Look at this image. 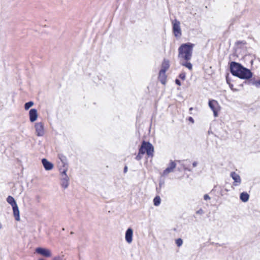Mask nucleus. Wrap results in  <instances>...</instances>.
<instances>
[{"label":"nucleus","mask_w":260,"mask_h":260,"mask_svg":"<svg viewBox=\"0 0 260 260\" xmlns=\"http://www.w3.org/2000/svg\"><path fill=\"white\" fill-rule=\"evenodd\" d=\"M194 45L190 42L182 44L178 48V58L185 61L190 60L192 57Z\"/></svg>","instance_id":"f257e3e1"},{"label":"nucleus","mask_w":260,"mask_h":260,"mask_svg":"<svg viewBox=\"0 0 260 260\" xmlns=\"http://www.w3.org/2000/svg\"><path fill=\"white\" fill-rule=\"evenodd\" d=\"M140 153L143 154L146 153L148 157H152L154 156V149L153 145L149 141H142L139 147Z\"/></svg>","instance_id":"f03ea898"},{"label":"nucleus","mask_w":260,"mask_h":260,"mask_svg":"<svg viewBox=\"0 0 260 260\" xmlns=\"http://www.w3.org/2000/svg\"><path fill=\"white\" fill-rule=\"evenodd\" d=\"M7 202L11 205L13 209V213L16 220H20V212L17 203L14 198L9 196L7 198Z\"/></svg>","instance_id":"7ed1b4c3"},{"label":"nucleus","mask_w":260,"mask_h":260,"mask_svg":"<svg viewBox=\"0 0 260 260\" xmlns=\"http://www.w3.org/2000/svg\"><path fill=\"white\" fill-rule=\"evenodd\" d=\"M253 73L250 70L244 67L243 66L242 69L240 70L239 74L237 77L245 80L244 81H247L250 80L253 76Z\"/></svg>","instance_id":"20e7f679"},{"label":"nucleus","mask_w":260,"mask_h":260,"mask_svg":"<svg viewBox=\"0 0 260 260\" xmlns=\"http://www.w3.org/2000/svg\"><path fill=\"white\" fill-rule=\"evenodd\" d=\"M243 65L239 62L232 61L229 63V70L231 74L235 77L238 76Z\"/></svg>","instance_id":"39448f33"},{"label":"nucleus","mask_w":260,"mask_h":260,"mask_svg":"<svg viewBox=\"0 0 260 260\" xmlns=\"http://www.w3.org/2000/svg\"><path fill=\"white\" fill-rule=\"evenodd\" d=\"M180 23L177 19H175L173 22V32L176 37L181 36V30L180 26Z\"/></svg>","instance_id":"423d86ee"},{"label":"nucleus","mask_w":260,"mask_h":260,"mask_svg":"<svg viewBox=\"0 0 260 260\" xmlns=\"http://www.w3.org/2000/svg\"><path fill=\"white\" fill-rule=\"evenodd\" d=\"M208 105L210 108L212 110L214 117H217L218 115L219 105L217 102L214 100L209 101Z\"/></svg>","instance_id":"0eeeda50"},{"label":"nucleus","mask_w":260,"mask_h":260,"mask_svg":"<svg viewBox=\"0 0 260 260\" xmlns=\"http://www.w3.org/2000/svg\"><path fill=\"white\" fill-rule=\"evenodd\" d=\"M36 133L37 136L42 137L45 134L44 124L43 122H37L35 124Z\"/></svg>","instance_id":"6e6552de"},{"label":"nucleus","mask_w":260,"mask_h":260,"mask_svg":"<svg viewBox=\"0 0 260 260\" xmlns=\"http://www.w3.org/2000/svg\"><path fill=\"white\" fill-rule=\"evenodd\" d=\"M36 252L46 257L51 256V252L49 249L42 247L36 248Z\"/></svg>","instance_id":"1a4fd4ad"},{"label":"nucleus","mask_w":260,"mask_h":260,"mask_svg":"<svg viewBox=\"0 0 260 260\" xmlns=\"http://www.w3.org/2000/svg\"><path fill=\"white\" fill-rule=\"evenodd\" d=\"M176 167V164L175 162L171 160L169 164V166L163 171L161 175L165 176L167 175L169 173L172 172Z\"/></svg>","instance_id":"9d476101"},{"label":"nucleus","mask_w":260,"mask_h":260,"mask_svg":"<svg viewBox=\"0 0 260 260\" xmlns=\"http://www.w3.org/2000/svg\"><path fill=\"white\" fill-rule=\"evenodd\" d=\"M230 176L234 180L233 185L238 186L241 184V179L239 174L235 172H232Z\"/></svg>","instance_id":"9b49d317"},{"label":"nucleus","mask_w":260,"mask_h":260,"mask_svg":"<svg viewBox=\"0 0 260 260\" xmlns=\"http://www.w3.org/2000/svg\"><path fill=\"white\" fill-rule=\"evenodd\" d=\"M170 67V62L169 60L164 59L161 66V69L159 71L160 76L166 73V71Z\"/></svg>","instance_id":"f8f14e48"},{"label":"nucleus","mask_w":260,"mask_h":260,"mask_svg":"<svg viewBox=\"0 0 260 260\" xmlns=\"http://www.w3.org/2000/svg\"><path fill=\"white\" fill-rule=\"evenodd\" d=\"M133 230L131 228H128L125 234V239L128 243H131L133 241Z\"/></svg>","instance_id":"ddd939ff"},{"label":"nucleus","mask_w":260,"mask_h":260,"mask_svg":"<svg viewBox=\"0 0 260 260\" xmlns=\"http://www.w3.org/2000/svg\"><path fill=\"white\" fill-rule=\"evenodd\" d=\"M38 117L37 110L36 109H31L29 111V118L30 122H33L37 120Z\"/></svg>","instance_id":"4468645a"},{"label":"nucleus","mask_w":260,"mask_h":260,"mask_svg":"<svg viewBox=\"0 0 260 260\" xmlns=\"http://www.w3.org/2000/svg\"><path fill=\"white\" fill-rule=\"evenodd\" d=\"M243 84H245L247 85H253L255 86L257 88L260 87V79L258 80H255V78H252L247 81H244L243 83L241 85V86H243Z\"/></svg>","instance_id":"2eb2a0df"},{"label":"nucleus","mask_w":260,"mask_h":260,"mask_svg":"<svg viewBox=\"0 0 260 260\" xmlns=\"http://www.w3.org/2000/svg\"><path fill=\"white\" fill-rule=\"evenodd\" d=\"M41 161L45 170L50 171L53 169V164L46 158H42Z\"/></svg>","instance_id":"dca6fc26"},{"label":"nucleus","mask_w":260,"mask_h":260,"mask_svg":"<svg viewBox=\"0 0 260 260\" xmlns=\"http://www.w3.org/2000/svg\"><path fill=\"white\" fill-rule=\"evenodd\" d=\"M70 178L69 176H64L60 177V185L64 189L68 187L69 185Z\"/></svg>","instance_id":"f3484780"},{"label":"nucleus","mask_w":260,"mask_h":260,"mask_svg":"<svg viewBox=\"0 0 260 260\" xmlns=\"http://www.w3.org/2000/svg\"><path fill=\"white\" fill-rule=\"evenodd\" d=\"M58 157L62 163V167L65 168L66 166H68L67 158L66 156L62 154H58Z\"/></svg>","instance_id":"a211bd4d"},{"label":"nucleus","mask_w":260,"mask_h":260,"mask_svg":"<svg viewBox=\"0 0 260 260\" xmlns=\"http://www.w3.org/2000/svg\"><path fill=\"white\" fill-rule=\"evenodd\" d=\"M249 199V195L247 192H242L240 194V199L243 202H247Z\"/></svg>","instance_id":"6ab92c4d"},{"label":"nucleus","mask_w":260,"mask_h":260,"mask_svg":"<svg viewBox=\"0 0 260 260\" xmlns=\"http://www.w3.org/2000/svg\"><path fill=\"white\" fill-rule=\"evenodd\" d=\"M180 63L181 66L187 68L189 70L192 69V64L188 61L185 60V61L180 62Z\"/></svg>","instance_id":"aec40b11"},{"label":"nucleus","mask_w":260,"mask_h":260,"mask_svg":"<svg viewBox=\"0 0 260 260\" xmlns=\"http://www.w3.org/2000/svg\"><path fill=\"white\" fill-rule=\"evenodd\" d=\"M68 166H66L65 168H60L59 169V172L61 175V177L68 176L67 174V172L68 171Z\"/></svg>","instance_id":"412c9836"},{"label":"nucleus","mask_w":260,"mask_h":260,"mask_svg":"<svg viewBox=\"0 0 260 260\" xmlns=\"http://www.w3.org/2000/svg\"><path fill=\"white\" fill-rule=\"evenodd\" d=\"M158 78H159V80L160 82L162 84H166V78H167V76L166 75V73L164 74H162V75H161L160 76V72H159Z\"/></svg>","instance_id":"4be33fe9"},{"label":"nucleus","mask_w":260,"mask_h":260,"mask_svg":"<svg viewBox=\"0 0 260 260\" xmlns=\"http://www.w3.org/2000/svg\"><path fill=\"white\" fill-rule=\"evenodd\" d=\"M153 204L155 206H158L160 205L161 199L159 196H157L153 199Z\"/></svg>","instance_id":"5701e85b"},{"label":"nucleus","mask_w":260,"mask_h":260,"mask_svg":"<svg viewBox=\"0 0 260 260\" xmlns=\"http://www.w3.org/2000/svg\"><path fill=\"white\" fill-rule=\"evenodd\" d=\"M34 104V103L32 101H29L26 102L24 104V109L25 110H28L31 107H32Z\"/></svg>","instance_id":"b1692460"},{"label":"nucleus","mask_w":260,"mask_h":260,"mask_svg":"<svg viewBox=\"0 0 260 260\" xmlns=\"http://www.w3.org/2000/svg\"><path fill=\"white\" fill-rule=\"evenodd\" d=\"M175 243L178 247H180L183 244V240L181 238H178L175 240Z\"/></svg>","instance_id":"393cba45"},{"label":"nucleus","mask_w":260,"mask_h":260,"mask_svg":"<svg viewBox=\"0 0 260 260\" xmlns=\"http://www.w3.org/2000/svg\"><path fill=\"white\" fill-rule=\"evenodd\" d=\"M144 155L143 153H140V150L139 149V152H138V154L136 155V156L135 157V159L138 160V161H139L142 158V155Z\"/></svg>","instance_id":"a878e982"},{"label":"nucleus","mask_w":260,"mask_h":260,"mask_svg":"<svg viewBox=\"0 0 260 260\" xmlns=\"http://www.w3.org/2000/svg\"><path fill=\"white\" fill-rule=\"evenodd\" d=\"M179 77L182 80H184L186 78V73L184 72H182L179 75Z\"/></svg>","instance_id":"bb28decb"},{"label":"nucleus","mask_w":260,"mask_h":260,"mask_svg":"<svg viewBox=\"0 0 260 260\" xmlns=\"http://www.w3.org/2000/svg\"><path fill=\"white\" fill-rule=\"evenodd\" d=\"M225 79H226V82L228 84L231 83V80L230 78H229V73L226 74V76H225Z\"/></svg>","instance_id":"cd10ccee"},{"label":"nucleus","mask_w":260,"mask_h":260,"mask_svg":"<svg viewBox=\"0 0 260 260\" xmlns=\"http://www.w3.org/2000/svg\"><path fill=\"white\" fill-rule=\"evenodd\" d=\"M53 260H65V259L64 258L63 256H57L54 257L53 258Z\"/></svg>","instance_id":"c85d7f7f"},{"label":"nucleus","mask_w":260,"mask_h":260,"mask_svg":"<svg viewBox=\"0 0 260 260\" xmlns=\"http://www.w3.org/2000/svg\"><path fill=\"white\" fill-rule=\"evenodd\" d=\"M228 85H229V87H230V89L232 90H233V91H238V90L237 89H236V88H234V85H233V84L230 83V84H229Z\"/></svg>","instance_id":"c756f323"},{"label":"nucleus","mask_w":260,"mask_h":260,"mask_svg":"<svg viewBox=\"0 0 260 260\" xmlns=\"http://www.w3.org/2000/svg\"><path fill=\"white\" fill-rule=\"evenodd\" d=\"M246 42L245 41H238L236 42V45H240V44H242V45H245L246 44Z\"/></svg>","instance_id":"7c9ffc66"},{"label":"nucleus","mask_w":260,"mask_h":260,"mask_svg":"<svg viewBox=\"0 0 260 260\" xmlns=\"http://www.w3.org/2000/svg\"><path fill=\"white\" fill-rule=\"evenodd\" d=\"M196 213L197 214L202 215L204 213V211L202 209H200L199 210H198V211H196Z\"/></svg>","instance_id":"2f4dec72"},{"label":"nucleus","mask_w":260,"mask_h":260,"mask_svg":"<svg viewBox=\"0 0 260 260\" xmlns=\"http://www.w3.org/2000/svg\"><path fill=\"white\" fill-rule=\"evenodd\" d=\"M164 184H165L164 180H159V190L160 189V188L161 187V186L164 185Z\"/></svg>","instance_id":"473e14b6"},{"label":"nucleus","mask_w":260,"mask_h":260,"mask_svg":"<svg viewBox=\"0 0 260 260\" xmlns=\"http://www.w3.org/2000/svg\"><path fill=\"white\" fill-rule=\"evenodd\" d=\"M175 82L177 85L181 86V82L180 80H179L178 79H176Z\"/></svg>","instance_id":"72a5a7b5"},{"label":"nucleus","mask_w":260,"mask_h":260,"mask_svg":"<svg viewBox=\"0 0 260 260\" xmlns=\"http://www.w3.org/2000/svg\"><path fill=\"white\" fill-rule=\"evenodd\" d=\"M204 199L205 200H208L210 199V197H209V196L208 194H205L204 196Z\"/></svg>","instance_id":"f704fd0d"},{"label":"nucleus","mask_w":260,"mask_h":260,"mask_svg":"<svg viewBox=\"0 0 260 260\" xmlns=\"http://www.w3.org/2000/svg\"><path fill=\"white\" fill-rule=\"evenodd\" d=\"M188 120L189 121L191 122V123H194V119L192 117H189L188 118Z\"/></svg>","instance_id":"c9c22d12"},{"label":"nucleus","mask_w":260,"mask_h":260,"mask_svg":"<svg viewBox=\"0 0 260 260\" xmlns=\"http://www.w3.org/2000/svg\"><path fill=\"white\" fill-rule=\"evenodd\" d=\"M127 167L125 166L124 168V169H123V172H124V173H125L127 172Z\"/></svg>","instance_id":"e433bc0d"},{"label":"nucleus","mask_w":260,"mask_h":260,"mask_svg":"<svg viewBox=\"0 0 260 260\" xmlns=\"http://www.w3.org/2000/svg\"><path fill=\"white\" fill-rule=\"evenodd\" d=\"M197 165H198V162H197V161H194V162H193V163H192V166H193V167H197Z\"/></svg>","instance_id":"4c0bfd02"},{"label":"nucleus","mask_w":260,"mask_h":260,"mask_svg":"<svg viewBox=\"0 0 260 260\" xmlns=\"http://www.w3.org/2000/svg\"><path fill=\"white\" fill-rule=\"evenodd\" d=\"M184 169L185 170H187V171H191V170H190V169H188L187 168H184Z\"/></svg>","instance_id":"58836bf2"},{"label":"nucleus","mask_w":260,"mask_h":260,"mask_svg":"<svg viewBox=\"0 0 260 260\" xmlns=\"http://www.w3.org/2000/svg\"><path fill=\"white\" fill-rule=\"evenodd\" d=\"M193 110V108L192 107H190L189 109V111L190 112L191 111H192Z\"/></svg>","instance_id":"ea45409f"},{"label":"nucleus","mask_w":260,"mask_h":260,"mask_svg":"<svg viewBox=\"0 0 260 260\" xmlns=\"http://www.w3.org/2000/svg\"><path fill=\"white\" fill-rule=\"evenodd\" d=\"M257 60H258V61L260 62V58H257Z\"/></svg>","instance_id":"a19ab883"},{"label":"nucleus","mask_w":260,"mask_h":260,"mask_svg":"<svg viewBox=\"0 0 260 260\" xmlns=\"http://www.w3.org/2000/svg\"><path fill=\"white\" fill-rule=\"evenodd\" d=\"M70 234H71V235H72V234H74V232H71L70 233Z\"/></svg>","instance_id":"79ce46f5"},{"label":"nucleus","mask_w":260,"mask_h":260,"mask_svg":"<svg viewBox=\"0 0 260 260\" xmlns=\"http://www.w3.org/2000/svg\"><path fill=\"white\" fill-rule=\"evenodd\" d=\"M39 260H45L44 259H43V258H40L39 259Z\"/></svg>","instance_id":"37998d69"},{"label":"nucleus","mask_w":260,"mask_h":260,"mask_svg":"<svg viewBox=\"0 0 260 260\" xmlns=\"http://www.w3.org/2000/svg\"><path fill=\"white\" fill-rule=\"evenodd\" d=\"M1 228H2V225H1V224H0V229H1Z\"/></svg>","instance_id":"c03bdc74"}]
</instances>
